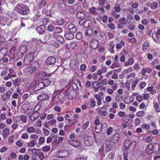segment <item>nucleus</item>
Segmentation results:
<instances>
[{
	"label": "nucleus",
	"mask_w": 160,
	"mask_h": 160,
	"mask_svg": "<svg viewBox=\"0 0 160 160\" xmlns=\"http://www.w3.org/2000/svg\"><path fill=\"white\" fill-rule=\"evenodd\" d=\"M62 93H63L64 96H68V98L70 100L75 98L77 96L76 91L72 88L71 87L67 88L63 92L62 91H61L59 93V97L61 96V94Z\"/></svg>",
	"instance_id": "1"
},
{
	"label": "nucleus",
	"mask_w": 160,
	"mask_h": 160,
	"mask_svg": "<svg viewBox=\"0 0 160 160\" xmlns=\"http://www.w3.org/2000/svg\"><path fill=\"white\" fill-rule=\"evenodd\" d=\"M123 99L122 96L119 95H116L115 97V100L117 102H121Z\"/></svg>",
	"instance_id": "42"
},
{
	"label": "nucleus",
	"mask_w": 160,
	"mask_h": 160,
	"mask_svg": "<svg viewBox=\"0 0 160 160\" xmlns=\"http://www.w3.org/2000/svg\"><path fill=\"white\" fill-rule=\"evenodd\" d=\"M92 87L93 88H100L102 86L100 82H98L97 81L94 82L92 84Z\"/></svg>",
	"instance_id": "28"
},
{
	"label": "nucleus",
	"mask_w": 160,
	"mask_h": 160,
	"mask_svg": "<svg viewBox=\"0 0 160 160\" xmlns=\"http://www.w3.org/2000/svg\"><path fill=\"white\" fill-rule=\"evenodd\" d=\"M139 80L138 79H137L135 80V81L133 82L132 83L131 87L132 89L133 90L134 88L135 87L136 85L139 82Z\"/></svg>",
	"instance_id": "56"
},
{
	"label": "nucleus",
	"mask_w": 160,
	"mask_h": 160,
	"mask_svg": "<svg viewBox=\"0 0 160 160\" xmlns=\"http://www.w3.org/2000/svg\"><path fill=\"white\" fill-rule=\"evenodd\" d=\"M78 23L80 25H83L85 28H88L92 25L91 21L89 19L86 20L84 22L82 20H80Z\"/></svg>",
	"instance_id": "7"
},
{
	"label": "nucleus",
	"mask_w": 160,
	"mask_h": 160,
	"mask_svg": "<svg viewBox=\"0 0 160 160\" xmlns=\"http://www.w3.org/2000/svg\"><path fill=\"white\" fill-rule=\"evenodd\" d=\"M51 149L50 146L47 145L44 146L42 148V150L43 151L46 152L49 151Z\"/></svg>",
	"instance_id": "52"
},
{
	"label": "nucleus",
	"mask_w": 160,
	"mask_h": 160,
	"mask_svg": "<svg viewBox=\"0 0 160 160\" xmlns=\"http://www.w3.org/2000/svg\"><path fill=\"white\" fill-rule=\"evenodd\" d=\"M134 123L136 126H138L140 123V120L139 118H136Z\"/></svg>",
	"instance_id": "62"
},
{
	"label": "nucleus",
	"mask_w": 160,
	"mask_h": 160,
	"mask_svg": "<svg viewBox=\"0 0 160 160\" xmlns=\"http://www.w3.org/2000/svg\"><path fill=\"white\" fill-rule=\"evenodd\" d=\"M55 29L54 30V32H53V34H56L60 33L62 32V29L60 27H55Z\"/></svg>",
	"instance_id": "44"
},
{
	"label": "nucleus",
	"mask_w": 160,
	"mask_h": 160,
	"mask_svg": "<svg viewBox=\"0 0 160 160\" xmlns=\"http://www.w3.org/2000/svg\"><path fill=\"white\" fill-rule=\"evenodd\" d=\"M118 115L119 117L122 118L126 116L125 112L122 111L119 112Z\"/></svg>",
	"instance_id": "64"
},
{
	"label": "nucleus",
	"mask_w": 160,
	"mask_h": 160,
	"mask_svg": "<svg viewBox=\"0 0 160 160\" xmlns=\"http://www.w3.org/2000/svg\"><path fill=\"white\" fill-rule=\"evenodd\" d=\"M29 105L30 104L29 102H26L22 106V108L25 109L26 111H27L28 110Z\"/></svg>",
	"instance_id": "43"
},
{
	"label": "nucleus",
	"mask_w": 160,
	"mask_h": 160,
	"mask_svg": "<svg viewBox=\"0 0 160 160\" xmlns=\"http://www.w3.org/2000/svg\"><path fill=\"white\" fill-rule=\"evenodd\" d=\"M153 153L158 152L160 150V145L159 143H155L153 144Z\"/></svg>",
	"instance_id": "17"
},
{
	"label": "nucleus",
	"mask_w": 160,
	"mask_h": 160,
	"mask_svg": "<svg viewBox=\"0 0 160 160\" xmlns=\"http://www.w3.org/2000/svg\"><path fill=\"white\" fill-rule=\"evenodd\" d=\"M120 64L116 62H114L111 66V68H114L116 67H119L120 66Z\"/></svg>",
	"instance_id": "59"
},
{
	"label": "nucleus",
	"mask_w": 160,
	"mask_h": 160,
	"mask_svg": "<svg viewBox=\"0 0 160 160\" xmlns=\"http://www.w3.org/2000/svg\"><path fill=\"white\" fill-rule=\"evenodd\" d=\"M95 98L96 99L97 101V104L98 105H100L102 104L101 100L102 98L101 96L97 94L94 95Z\"/></svg>",
	"instance_id": "26"
},
{
	"label": "nucleus",
	"mask_w": 160,
	"mask_h": 160,
	"mask_svg": "<svg viewBox=\"0 0 160 160\" xmlns=\"http://www.w3.org/2000/svg\"><path fill=\"white\" fill-rule=\"evenodd\" d=\"M37 143V141L34 140H31L28 143V145L29 147H34L35 145Z\"/></svg>",
	"instance_id": "37"
},
{
	"label": "nucleus",
	"mask_w": 160,
	"mask_h": 160,
	"mask_svg": "<svg viewBox=\"0 0 160 160\" xmlns=\"http://www.w3.org/2000/svg\"><path fill=\"white\" fill-rule=\"evenodd\" d=\"M69 32L73 33L77 32V29L75 26L72 24H70L68 27Z\"/></svg>",
	"instance_id": "16"
},
{
	"label": "nucleus",
	"mask_w": 160,
	"mask_h": 160,
	"mask_svg": "<svg viewBox=\"0 0 160 160\" xmlns=\"http://www.w3.org/2000/svg\"><path fill=\"white\" fill-rule=\"evenodd\" d=\"M39 112L37 111H36L32 113L29 118V119L31 121H34L39 117Z\"/></svg>",
	"instance_id": "11"
},
{
	"label": "nucleus",
	"mask_w": 160,
	"mask_h": 160,
	"mask_svg": "<svg viewBox=\"0 0 160 160\" xmlns=\"http://www.w3.org/2000/svg\"><path fill=\"white\" fill-rule=\"evenodd\" d=\"M110 45L109 46V51L112 53H113L114 52V51L113 49V48L115 47V44L114 42H111L110 43Z\"/></svg>",
	"instance_id": "31"
},
{
	"label": "nucleus",
	"mask_w": 160,
	"mask_h": 160,
	"mask_svg": "<svg viewBox=\"0 0 160 160\" xmlns=\"http://www.w3.org/2000/svg\"><path fill=\"white\" fill-rule=\"evenodd\" d=\"M149 41H146L143 43L142 47V49L143 50L145 51V50L148 49V48L149 46Z\"/></svg>",
	"instance_id": "34"
},
{
	"label": "nucleus",
	"mask_w": 160,
	"mask_h": 160,
	"mask_svg": "<svg viewBox=\"0 0 160 160\" xmlns=\"http://www.w3.org/2000/svg\"><path fill=\"white\" fill-rule=\"evenodd\" d=\"M113 8L114 9L115 11L116 12H118L120 11L121 9L119 4H116L115 5Z\"/></svg>",
	"instance_id": "50"
},
{
	"label": "nucleus",
	"mask_w": 160,
	"mask_h": 160,
	"mask_svg": "<svg viewBox=\"0 0 160 160\" xmlns=\"http://www.w3.org/2000/svg\"><path fill=\"white\" fill-rule=\"evenodd\" d=\"M30 138L31 139L37 141L38 138V136L35 134H31L30 135Z\"/></svg>",
	"instance_id": "55"
},
{
	"label": "nucleus",
	"mask_w": 160,
	"mask_h": 160,
	"mask_svg": "<svg viewBox=\"0 0 160 160\" xmlns=\"http://www.w3.org/2000/svg\"><path fill=\"white\" fill-rule=\"evenodd\" d=\"M64 37L67 40H72L74 38V35L73 33L70 32L65 34Z\"/></svg>",
	"instance_id": "18"
},
{
	"label": "nucleus",
	"mask_w": 160,
	"mask_h": 160,
	"mask_svg": "<svg viewBox=\"0 0 160 160\" xmlns=\"http://www.w3.org/2000/svg\"><path fill=\"white\" fill-rule=\"evenodd\" d=\"M90 13L93 15H97L98 13L96 10V9L94 7H93L89 9Z\"/></svg>",
	"instance_id": "33"
},
{
	"label": "nucleus",
	"mask_w": 160,
	"mask_h": 160,
	"mask_svg": "<svg viewBox=\"0 0 160 160\" xmlns=\"http://www.w3.org/2000/svg\"><path fill=\"white\" fill-rule=\"evenodd\" d=\"M46 30V27L44 25H41L36 28V31L40 34H42Z\"/></svg>",
	"instance_id": "10"
},
{
	"label": "nucleus",
	"mask_w": 160,
	"mask_h": 160,
	"mask_svg": "<svg viewBox=\"0 0 160 160\" xmlns=\"http://www.w3.org/2000/svg\"><path fill=\"white\" fill-rule=\"evenodd\" d=\"M9 134V129L8 128H6L3 131L2 135L4 138H6Z\"/></svg>",
	"instance_id": "25"
},
{
	"label": "nucleus",
	"mask_w": 160,
	"mask_h": 160,
	"mask_svg": "<svg viewBox=\"0 0 160 160\" xmlns=\"http://www.w3.org/2000/svg\"><path fill=\"white\" fill-rule=\"evenodd\" d=\"M147 90L150 92L151 94L152 95L156 93V90L154 89L153 86H152L148 87L147 88Z\"/></svg>",
	"instance_id": "24"
},
{
	"label": "nucleus",
	"mask_w": 160,
	"mask_h": 160,
	"mask_svg": "<svg viewBox=\"0 0 160 160\" xmlns=\"http://www.w3.org/2000/svg\"><path fill=\"white\" fill-rule=\"evenodd\" d=\"M106 149L107 151H111L112 147V143L111 142L110 138H108L105 142Z\"/></svg>",
	"instance_id": "8"
},
{
	"label": "nucleus",
	"mask_w": 160,
	"mask_h": 160,
	"mask_svg": "<svg viewBox=\"0 0 160 160\" xmlns=\"http://www.w3.org/2000/svg\"><path fill=\"white\" fill-rule=\"evenodd\" d=\"M45 142V138L42 137H40L38 140V143L40 145H42Z\"/></svg>",
	"instance_id": "41"
},
{
	"label": "nucleus",
	"mask_w": 160,
	"mask_h": 160,
	"mask_svg": "<svg viewBox=\"0 0 160 160\" xmlns=\"http://www.w3.org/2000/svg\"><path fill=\"white\" fill-rule=\"evenodd\" d=\"M35 52H32L28 53L24 58L23 63L25 65H28L32 62L34 60Z\"/></svg>",
	"instance_id": "3"
},
{
	"label": "nucleus",
	"mask_w": 160,
	"mask_h": 160,
	"mask_svg": "<svg viewBox=\"0 0 160 160\" xmlns=\"http://www.w3.org/2000/svg\"><path fill=\"white\" fill-rule=\"evenodd\" d=\"M64 20L61 18H58L56 20V22L57 24L58 25H61L63 24Z\"/></svg>",
	"instance_id": "27"
},
{
	"label": "nucleus",
	"mask_w": 160,
	"mask_h": 160,
	"mask_svg": "<svg viewBox=\"0 0 160 160\" xmlns=\"http://www.w3.org/2000/svg\"><path fill=\"white\" fill-rule=\"evenodd\" d=\"M31 149L33 154H35L36 155L38 156L40 151V149H37L35 148H33Z\"/></svg>",
	"instance_id": "51"
},
{
	"label": "nucleus",
	"mask_w": 160,
	"mask_h": 160,
	"mask_svg": "<svg viewBox=\"0 0 160 160\" xmlns=\"http://www.w3.org/2000/svg\"><path fill=\"white\" fill-rule=\"evenodd\" d=\"M76 38L78 40H81L82 38V34L81 32H78L76 35Z\"/></svg>",
	"instance_id": "53"
},
{
	"label": "nucleus",
	"mask_w": 160,
	"mask_h": 160,
	"mask_svg": "<svg viewBox=\"0 0 160 160\" xmlns=\"http://www.w3.org/2000/svg\"><path fill=\"white\" fill-rule=\"evenodd\" d=\"M26 131L28 133H34L35 132V129L32 126H29L26 129Z\"/></svg>",
	"instance_id": "29"
},
{
	"label": "nucleus",
	"mask_w": 160,
	"mask_h": 160,
	"mask_svg": "<svg viewBox=\"0 0 160 160\" xmlns=\"http://www.w3.org/2000/svg\"><path fill=\"white\" fill-rule=\"evenodd\" d=\"M56 122V121L55 119H52L51 120H50V121H48V123H45V126L46 128H48V126H47V125L48 124L50 125H53V124H54Z\"/></svg>",
	"instance_id": "45"
},
{
	"label": "nucleus",
	"mask_w": 160,
	"mask_h": 160,
	"mask_svg": "<svg viewBox=\"0 0 160 160\" xmlns=\"http://www.w3.org/2000/svg\"><path fill=\"white\" fill-rule=\"evenodd\" d=\"M20 118H21V120L22 121V122L23 123H25L26 122H27V120H26L27 117H26L24 115H22L20 116Z\"/></svg>",
	"instance_id": "61"
},
{
	"label": "nucleus",
	"mask_w": 160,
	"mask_h": 160,
	"mask_svg": "<svg viewBox=\"0 0 160 160\" xmlns=\"http://www.w3.org/2000/svg\"><path fill=\"white\" fill-rule=\"evenodd\" d=\"M84 141L86 146H89L93 143L92 138L91 137H89L86 135L84 137Z\"/></svg>",
	"instance_id": "6"
},
{
	"label": "nucleus",
	"mask_w": 160,
	"mask_h": 160,
	"mask_svg": "<svg viewBox=\"0 0 160 160\" xmlns=\"http://www.w3.org/2000/svg\"><path fill=\"white\" fill-rule=\"evenodd\" d=\"M153 144L152 143H149L147 146L146 151L147 153L151 154L153 153Z\"/></svg>",
	"instance_id": "13"
},
{
	"label": "nucleus",
	"mask_w": 160,
	"mask_h": 160,
	"mask_svg": "<svg viewBox=\"0 0 160 160\" xmlns=\"http://www.w3.org/2000/svg\"><path fill=\"white\" fill-rule=\"evenodd\" d=\"M79 7L78 4H74L70 6L68 10L69 12L72 13L78 10Z\"/></svg>",
	"instance_id": "15"
},
{
	"label": "nucleus",
	"mask_w": 160,
	"mask_h": 160,
	"mask_svg": "<svg viewBox=\"0 0 160 160\" xmlns=\"http://www.w3.org/2000/svg\"><path fill=\"white\" fill-rule=\"evenodd\" d=\"M92 33L93 32L91 29H88L85 31L84 35L86 36H90Z\"/></svg>",
	"instance_id": "49"
},
{
	"label": "nucleus",
	"mask_w": 160,
	"mask_h": 160,
	"mask_svg": "<svg viewBox=\"0 0 160 160\" xmlns=\"http://www.w3.org/2000/svg\"><path fill=\"white\" fill-rule=\"evenodd\" d=\"M56 61V59L55 57L53 56H50L47 58L45 63L47 65H50L54 64Z\"/></svg>",
	"instance_id": "9"
},
{
	"label": "nucleus",
	"mask_w": 160,
	"mask_h": 160,
	"mask_svg": "<svg viewBox=\"0 0 160 160\" xmlns=\"http://www.w3.org/2000/svg\"><path fill=\"white\" fill-rule=\"evenodd\" d=\"M15 9L18 13L22 15H26L29 13L28 7L25 4H18L15 7Z\"/></svg>",
	"instance_id": "2"
},
{
	"label": "nucleus",
	"mask_w": 160,
	"mask_h": 160,
	"mask_svg": "<svg viewBox=\"0 0 160 160\" xmlns=\"http://www.w3.org/2000/svg\"><path fill=\"white\" fill-rule=\"evenodd\" d=\"M119 21L120 23L122 25H125L127 22V20L125 18L123 17L119 19Z\"/></svg>",
	"instance_id": "40"
},
{
	"label": "nucleus",
	"mask_w": 160,
	"mask_h": 160,
	"mask_svg": "<svg viewBox=\"0 0 160 160\" xmlns=\"http://www.w3.org/2000/svg\"><path fill=\"white\" fill-rule=\"evenodd\" d=\"M72 144L75 147L80 146L81 142L77 140H74L72 141Z\"/></svg>",
	"instance_id": "39"
},
{
	"label": "nucleus",
	"mask_w": 160,
	"mask_h": 160,
	"mask_svg": "<svg viewBox=\"0 0 160 160\" xmlns=\"http://www.w3.org/2000/svg\"><path fill=\"white\" fill-rule=\"evenodd\" d=\"M157 34L155 31H153L152 33V37L156 42L158 41L159 40L158 36Z\"/></svg>",
	"instance_id": "38"
},
{
	"label": "nucleus",
	"mask_w": 160,
	"mask_h": 160,
	"mask_svg": "<svg viewBox=\"0 0 160 160\" xmlns=\"http://www.w3.org/2000/svg\"><path fill=\"white\" fill-rule=\"evenodd\" d=\"M90 103L92 108L94 107L96 105V102L95 100L93 98H91L90 100Z\"/></svg>",
	"instance_id": "58"
},
{
	"label": "nucleus",
	"mask_w": 160,
	"mask_h": 160,
	"mask_svg": "<svg viewBox=\"0 0 160 160\" xmlns=\"http://www.w3.org/2000/svg\"><path fill=\"white\" fill-rule=\"evenodd\" d=\"M53 36V34H51L48 32H46L45 36V39L48 40L51 39Z\"/></svg>",
	"instance_id": "46"
},
{
	"label": "nucleus",
	"mask_w": 160,
	"mask_h": 160,
	"mask_svg": "<svg viewBox=\"0 0 160 160\" xmlns=\"http://www.w3.org/2000/svg\"><path fill=\"white\" fill-rule=\"evenodd\" d=\"M38 98L40 101H43L48 98V96L46 94H43L42 95H39L38 96Z\"/></svg>",
	"instance_id": "32"
},
{
	"label": "nucleus",
	"mask_w": 160,
	"mask_h": 160,
	"mask_svg": "<svg viewBox=\"0 0 160 160\" xmlns=\"http://www.w3.org/2000/svg\"><path fill=\"white\" fill-rule=\"evenodd\" d=\"M62 155L60 156L61 158H65L69 155V153L66 150L63 151L61 152Z\"/></svg>",
	"instance_id": "47"
},
{
	"label": "nucleus",
	"mask_w": 160,
	"mask_h": 160,
	"mask_svg": "<svg viewBox=\"0 0 160 160\" xmlns=\"http://www.w3.org/2000/svg\"><path fill=\"white\" fill-rule=\"evenodd\" d=\"M77 46V44L74 42H71L69 45L70 47L71 48L73 49Z\"/></svg>",
	"instance_id": "60"
},
{
	"label": "nucleus",
	"mask_w": 160,
	"mask_h": 160,
	"mask_svg": "<svg viewBox=\"0 0 160 160\" xmlns=\"http://www.w3.org/2000/svg\"><path fill=\"white\" fill-rule=\"evenodd\" d=\"M153 108L155 111L158 112H160V107L159 103L156 102H153Z\"/></svg>",
	"instance_id": "20"
},
{
	"label": "nucleus",
	"mask_w": 160,
	"mask_h": 160,
	"mask_svg": "<svg viewBox=\"0 0 160 160\" xmlns=\"http://www.w3.org/2000/svg\"><path fill=\"white\" fill-rule=\"evenodd\" d=\"M28 50L26 46L24 45L21 46L18 53V57L19 58L22 57L25 53L28 52Z\"/></svg>",
	"instance_id": "4"
},
{
	"label": "nucleus",
	"mask_w": 160,
	"mask_h": 160,
	"mask_svg": "<svg viewBox=\"0 0 160 160\" xmlns=\"http://www.w3.org/2000/svg\"><path fill=\"white\" fill-rule=\"evenodd\" d=\"M34 69H38L39 67V62L37 61H35L34 62Z\"/></svg>",
	"instance_id": "63"
},
{
	"label": "nucleus",
	"mask_w": 160,
	"mask_h": 160,
	"mask_svg": "<svg viewBox=\"0 0 160 160\" xmlns=\"http://www.w3.org/2000/svg\"><path fill=\"white\" fill-rule=\"evenodd\" d=\"M42 82H39L33 88V91L36 92L42 88L44 87V84Z\"/></svg>",
	"instance_id": "14"
},
{
	"label": "nucleus",
	"mask_w": 160,
	"mask_h": 160,
	"mask_svg": "<svg viewBox=\"0 0 160 160\" xmlns=\"http://www.w3.org/2000/svg\"><path fill=\"white\" fill-rule=\"evenodd\" d=\"M46 2L44 0L41 1L39 3V7L40 8L44 7L46 5Z\"/></svg>",
	"instance_id": "57"
},
{
	"label": "nucleus",
	"mask_w": 160,
	"mask_h": 160,
	"mask_svg": "<svg viewBox=\"0 0 160 160\" xmlns=\"http://www.w3.org/2000/svg\"><path fill=\"white\" fill-rule=\"evenodd\" d=\"M56 40L58 42L60 43H63L64 41L63 37L60 35H58L57 36L56 38Z\"/></svg>",
	"instance_id": "30"
},
{
	"label": "nucleus",
	"mask_w": 160,
	"mask_h": 160,
	"mask_svg": "<svg viewBox=\"0 0 160 160\" xmlns=\"http://www.w3.org/2000/svg\"><path fill=\"white\" fill-rule=\"evenodd\" d=\"M55 27H54L51 24H49L47 27V30L49 32H52L53 31L54 32L55 29Z\"/></svg>",
	"instance_id": "36"
},
{
	"label": "nucleus",
	"mask_w": 160,
	"mask_h": 160,
	"mask_svg": "<svg viewBox=\"0 0 160 160\" xmlns=\"http://www.w3.org/2000/svg\"><path fill=\"white\" fill-rule=\"evenodd\" d=\"M124 42L122 40L119 43L116 44V48L117 49H120L122 47L124 46Z\"/></svg>",
	"instance_id": "35"
},
{
	"label": "nucleus",
	"mask_w": 160,
	"mask_h": 160,
	"mask_svg": "<svg viewBox=\"0 0 160 160\" xmlns=\"http://www.w3.org/2000/svg\"><path fill=\"white\" fill-rule=\"evenodd\" d=\"M38 21L39 22L41 23L42 24L43 22V19L44 18L42 16H36L35 17Z\"/></svg>",
	"instance_id": "54"
},
{
	"label": "nucleus",
	"mask_w": 160,
	"mask_h": 160,
	"mask_svg": "<svg viewBox=\"0 0 160 160\" xmlns=\"http://www.w3.org/2000/svg\"><path fill=\"white\" fill-rule=\"evenodd\" d=\"M12 82L14 85L18 87L22 82L21 79L19 78H17L14 80H13Z\"/></svg>",
	"instance_id": "19"
},
{
	"label": "nucleus",
	"mask_w": 160,
	"mask_h": 160,
	"mask_svg": "<svg viewBox=\"0 0 160 160\" xmlns=\"http://www.w3.org/2000/svg\"><path fill=\"white\" fill-rule=\"evenodd\" d=\"M136 143L135 141H133L131 143L130 141L127 140L124 143V146L125 147V150H127L128 149H130L131 147L133 148L135 147V145Z\"/></svg>",
	"instance_id": "5"
},
{
	"label": "nucleus",
	"mask_w": 160,
	"mask_h": 160,
	"mask_svg": "<svg viewBox=\"0 0 160 160\" xmlns=\"http://www.w3.org/2000/svg\"><path fill=\"white\" fill-rule=\"evenodd\" d=\"M120 135L119 133H117L115 134L112 138V140L114 143L117 142L120 138Z\"/></svg>",
	"instance_id": "22"
},
{
	"label": "nucleus",
	"mask_w": 160,
	"mask_h": 160,
	"mask_svg": "<svg viewBox=\"0 0 160 160\" xmlns=\"http://www.w3.org/2000/svg\"><path fill=\"white\" fill-rule=\"evenodd\" d=\"M158 7V3L156 2H154L151 4V8L152 9H155Z\"/></svg>",
	"instance_id": "48"
},
{
	"label": "nucleus",
	"mask_w": 160,
	"mask_h": 160,
	"mask_svg": "<svg viewBox=\"0 0 160 160\" xmlns=\"http://www.w3.org/2000/svg\"><path fill=\"white\" fill-rule=\"evenodd\" d=\"M107 107L103 106L100 109L98 113L99 115L102 116H105L107 114Z\"/></svg>",
	"instance_id": "12"
},
{
	"label": "nucleus",
	"mask_w": 160,
	"mask_h": 160,
	"mask_svg": "<svg viewBox=\"0 0 160 160\" xmlns=\"http://www.w3.org/2000/svg\"><path fill=\"white\" fill-rule=\"evenodd\" d=\"M76 16L78 18L81 19V20H82L85 17V14L82 12H77Z\"/></svg>",
	"instance_id": "21"
},
{
	"label": "nucleus",
	"mask_w": 160,
	"mask_h": 160,
	"mask_svg": "<svg viewBox=\"0 0 160 160\" xmlns=\"http://www.w3.org/2000/svg\"><path fill=\"white\" fill-rule=\"evenodd\" d=\"M42 81L43 82H42L43 84L44 87H47L50 84V79L48 78H44Z\"/></svg>",
	"instance_id": "23"
}]
</instances>
